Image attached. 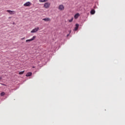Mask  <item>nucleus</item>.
Listing matches in <instances>:
<instances>
[{"label": "nucleus", "instance_id": "obj_15", "mask_svg": "<svg viewBox=\"0 0 125 125\" xmlns=\"http://www.w3.org/2000/svg\"><path fill=\"white\" fill-rule=\"evenodd\" d=\"M74 20V18H72L71 19L69 20L68 21L69 22H73V20Z\"/></svg>", "mask_w": 125, "mask_h": 125}, {"label": "nucleus", "instance_id": "obj_11", "mask_svg": "<svg viewBox=\"0 0 125 125\" xmlns=\"http://www.w3.org/2000/svg\"><path fill=\"white\" fill-rule=\"evenodd\" d=\"M91 14H94L95 13V10H91V12H90Z\"/></svg>", "mask_w": 125, "mask_h": 125}, {"label": "nucleus", "instance_id": "obj_10", "mask_svg": "<svg viewBox=\"0 0 125 125\" xmlns=\"http://www.w3.org/2000/svg\"><path fill=\"white\" fill-rule=\"evenodd\" d=\"M79 24H76V27L75 28V31H77L78 30V29H79Z\"/></svg>", "mask_w": 125, "mask_h": 125}, {"label": "nucleus", "instance_id": "obj_16", "mask_svg": "<svg viewBox=\"0 0 125 125\" xmlns=\"http://www.w3.org/2000/svg\"><path fill=\"white\" fill-rule=\"evenodd\" d=\"M21 40H25V37L23 38H21Z\"/></svg>", "mask_w": 125, "mask_h": 125}, {"label": "nucleus", "instance_id": "obj_5", "mask_svg": "<svg viewBox=\"0 0 125 125\" xmlns=\"http://www.w3.org/2000/svg\"><path fill=\"white\" fill-rule=\"evenodd\" d=\"M59 10L62 11L64 10V5H60L59 6Z\"/></svg>", "mask_w": 125, "mask_h": 125}, {"label": "nucleus", "instance_id": "obj_12", "mask_svg": "<svg viewBox=\"0 0 125 125\" xmlns=\"http://www.w3.org/2000/svg\"><path fill=\"white\" fill-rule=\"evenodd\" d=\"M40 2H45L47 0H39Z\"/></svg>", "mask_w": 125, "mask_h": 125}, {"label": "nucleus", "instance_id": "obj_8", "mask_svg": "<svg viewBox=\"0 0 125 125\" xmlns=\"http://www.w3.org/2000/svg\"><path fill=\"white\" fill-rule=\"evenodd\" d=\"M42 20L43 21H45L46 22H47L48 21H50V19L49 18H47L43 19Z\"/></svg>", "mask_w": 125, "mask_h": 125}, {"label": "nucleus", "instance_id": "obj_14", "mask_svg": "<svg viewBox=\"0 0 125 125\" xmlns=\"http://www.w3.org/2000/svg\"><path fill=\"white\" fill-rule=\"evenodd\" d=\"M24 71H21V72H19V75H23V74H24Z\"/></svg>", "mask_w": 125, "mask_h": 125}, {"label": "nucleus", "instance_id": "obj_9", "mask_svg": "<svg viewBox=\"0 0 125 125\" xmlns=\"http://www.w3.org/2000/svg\"><path fill=\"white\" fill-rule=\"evenodd\" d=\"M32 72H28L26 74V77H31V76H32Z\"/></svg>", "mask_w": 125, "mask_h": 125}, {"label": "nucleus", "instance_id": "obj_13", "mask_svg": "<svg viewBox=\"0 0 125 125\" xmlns=\"http://www.w3.org/2000/svg\"><path fill=\"white\" fill-rule=\"evenodd\" d=\"M1 96H3V95H5V93L4 92H2L0 94Z\"/></svg>", "mask_w": 125, "mask_h": 125}, {"label": "nucleus", "instance_id": "obj_2", "mask_svg": "<svg viewBox=\"0 0 125 125\" xmlns=\"http://www.w3.org/2000/svg\"><path fill=\"white\" fill-rule=\"evenodd\" d=\"M31 4L32 3H31L29 1H28L23 4V6L28 7L31 5Z\"/></svg>", "mask_w": 125, "mask_h": 125}, {"label": "nucleus", "instance_id": "obj_1", "mask_svg": "<svg viewBox=\"0 0 125 125\" xmlns=\"http://www.w3.org/2000/svg\"><path fill=\"white\" fill-rule=\"evenodd\" d=\"M49 6H50V3L48 2H46L44 4V7H45V8H49Z\"/></svg>", "mask_w": 125, "mask_h": 125}, {"label": "nucleus", "instance_id": "obj_6", "mask_svg": "<svg viewBox=\"0 0 125 125\" xmlns=\"http://www.w3.org/2000/svg\"><path fill=\"white\" fill-rule=\"evenodd\" d=\"M7 12H8L11 15L15 14V11H11V10H7Z\"/></svg>", "mask_w": 125, "mask_h": 125}, {"label": "nucleus", "instance_id": "obj_4", "mask_svg": "<svg viewBox=\"0 0 125 125\" xmlns=\"http://www.w3.org/2000/svg\"><path fill=\"white\" fill-rule=\"evenodd\" d=\"M36 38V36H34L31 39L26 40V42H32V41H34V40H35Z\"/></svg>", "mask_w": 125, "mask_h": 125}, {"label": "nucleus", "instance_id": "obj_3", "mask_svg": "<svg viewBox=\"0 0 125 125\" xmlns=\"http://www.w3.org/2000/svg\"><path fill=\"white\" fill-rule=\"evenodd\" d=\"M40 28L37 27L36 28L33 29L31 31V33H37V32H38V31H39Z\"/></svg>", "mask_w": 125, "mask_h": 125}, {"label": "nucleus", "instance_id": "obj_7", "mask_svg": "<svg viewBox=\"0 0 125 125\" xmlns=\"http://www.w3.org/2000/svg\"><path fill=\"white\" fill-rule=\"evenodd\" d=\"M79 17H80V13H77L74 15L75 19H78V18H79Z\"/></svg>", "mask_w": 125, "mask_h": 125}]
</instances>
